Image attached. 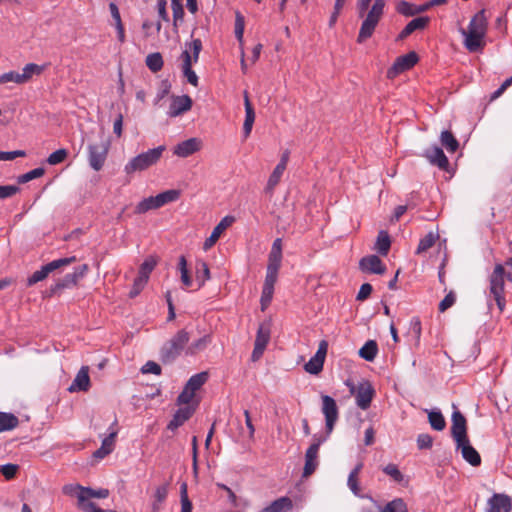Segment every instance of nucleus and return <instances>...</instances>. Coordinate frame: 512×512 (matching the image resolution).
<instances>
[{"label":"nucleus","mask_w":512,"mask_h":512,"mask_svg":"<svg viewBox=\"0 0 512 512\" xmlns=\"http://www.w3.org/2000/svg\"><path fill=\"white\" fill-rule=\"evenodd\" d=\"M169 482H165L162 485L156 487L153 498L152 508L153 510H158L160 505L166 500L169 492Z\"/></svg>","instance_id":"nucleus-37"},{"label":"nucleus","mask_w":512,"mask_h":512,"mask_svg":"<svg viewBox=\"0 0 512 512\" xmlns=\"http://www.w3.org/2000/svg\"><path fill=\"white\" fill-rule=\"evenodd\" d=\"M185 49L191 54L192 62L197 63L202 50V41L200 39H193L191 42H185Z\"/></svg>","instance_id":"nucleus-49"},{"label":"nucleus","mask_w":512,"mask_h":512,"mask_svg":"<svg viewBox=\"0 0 512 512\" xmlns=\"http://www.w3.org/2000/svg\"><path fill=\"white\" fill-rule=\"evenodd\" d=\"M200 148V139L189 138L185 141L178 143L173 149V154L181 158H186L199 151Z\"/></svg>","instance_id":"nucleus-16"},{"label":"nucleus","mask_w":512,"mask_h":512,"mask_svg":"<svg viewBox=\"0 0 512 512\" xmlns=\"http://www.w3.org/2000/svg\"><path fill=\"white\" fill-rule=\"evenodd\" d=\"M165 150L166 147L164 145H160L131 158L124 167L125 173L133 174L135 172H141L150 168L160 160Z\"/></svg>","instance_id":"nucleus-2"},{"label":"nucleus","mask_w":512,"mask_h":512,"mask_svg":"<svg viewBox=\"0 0 512 512\" xmlns=\"http://www.w3.org/2000/svg\"><path fill=\"white\" fill-rule=\"evenodd\" d=\"M512 497L506 493H493L487 499L485 512H511Z\"/></svg>","instance_id":"nucleus-10"},{"label":"nucleus","mask_w":512,"mask_h":512,"mask_svg":"<svg viewBox=\"0 0 512 512\" xmlns=\"http://www.w3.org/2000/svg\"><path fill=\"white\" fill-rule=\"evenodd\" d=\"M210 278L209 267L205 262H200L197 268V280L200 281V286L204 284L206 280Z\"/></svg>","instance_id":"nucleus-59"},{"label":"nucleus","mask_w":512,"mask_h":512,"mask_svg":"<svg viewBox=\"0 0 512 512\" xmlns=\"http://www.w3.org/2000/svg\"><path fill=\"white\" fill-rule=\"evenodd\" d=\"M109 149L110 141L108 139L102 140L99 144L88 145V162L93 170L100 171L103 168Z\"/></svg>","instance_id":"nucleus-4"},{"label":"nucleus","mask_w":512,"mask_h":512,"mask_svg":"<svg viewBox=\"0 0 512 512\" xmlns=\"http://www.w3.org/2000/svg\"><path fill=\"white\" fill-rule=\"evenodd\" d=\"M424 156L432 165L437 166L441 170H447L449 166V160L444 154L442 148L438 146H432L425 150Z\"/></svg>","instance_id":"nucleus-18"},{"label":"nucleus","mask_w":512,"mask_h":512,"mask_svg":"<svg viewBox=\"0 0 512 512\" xmlns=\"http://www.w3.org/2000/svg\"><path fill=\"white\" fill-rule=\"evenodd\" d=\"M330 435H331V433H328V430H326V429H325L324 433L314 434L312 436V443L308 448H310V449L314 448V450L319 451L320 446L329 439Z\"/></svg>","instance_id":"nucleus-56"},{"label":"nucleus","mask_w":512,"mask_h":512,"mask_svg":"<svg viewBox=\"0 0 512 512\" xmlns=\"http://www.w3.org/2000/svg\"><path fill=\"white\" fill-rule=\"evenodd\" d=\"M382 512H407V506L401 498H396L388 502Z\"/></svg>","instance_id":"nucleus-51"},{"label":"nucleus","mask_w":512,"mask_h":512,"mask_svg":"<svg viewBox=\"0 0 512 512\" xmlns=\"http://www.w3.org/2000/svg\"><path fill=\"white\" fill-rule=\"evenodd\" d=\"M414 5L410 4L409 2L402 0L397 3L396 5V11L404 16H413L415 15V9Z\"/></svg>","instance_id":"nucleus-57"},{"label":"nucleus","mask_w":512,"mask_h":512,"mask_svg":"<svg viewBox=\"0 0 512 512\" xmlns=\"http://www.w3.org/2000/svg\"><path fill=\"white\" fill-rule=\"evenodd\" d=\"M171 8L173 12V26L177 30L178 22L184 18V8L182 0H171Z\"/></svg>","instance_id":"nucleus-46"},{"label":"nucleus","mask_w":512,"mask_h":512,"mask_svg":"<svg viewBox=\"0 0 512 512\" xmlns=\"http://www.w3.org/2000/svg\"><path fill=\"white\" fill-rule=\"evenodd\" d=\"M146 66L154 73L159 72L164 65L162 55L159 52L151 53L146 57Z\"/></svg>","instance_id":"nucleus-42"},{"label":"nucleus","mask_w":512,"mask_h":512,"mask_svg":"<svg viewBox=\"0 0 512 512\" xmlns=\"http://www.w3.org/2000/svg\"><path fill=\"white\" fill-rule=\"evenodd\" d=\"M430 426L436 431H442L446 427V421L440 410L433 409L428 413Z\"/></svg>","instance_id":"nucleus-38"},{"label":"nucleus","mask_w":512,"mask_h":512,"mask_svg":"<svg viewBox=\"0 0 512 512\" xmlns=\"http://www.w3.org/2000/svg\"><path fill=\"white\" fill-rule=\"evenodd\" d=\"M180 502H181V512H192L193 505L188 497L186 482H183L180 485Z\"/></svg>","instance_id":"nucleus-50"},{"label":"nucleus","mask_w":512,"mask_h":512,"mask_svg":"<svg viewBox=\"0 0 512 512\" xmlns=\"http://www.w3.org/2000/svg\"><path fill=\"white\" fill-rule=\"evenodd\" d=\"M282 262V251L281 250H270L268 257V266L280 268Z\"/></svg>","instance_id":"nucleus-63"},{"label":"nucleus","mask_w":512,"mask_h":512,"mask_svg":"<svg viewBox=\"0 0 512 512\" xmlns=\"http://www.w3.org/2000/svg\"><path fill=\"white\" fill-rule=\"evenodd\" d=\"M487 30V19L485 16V11L481 10L474 15L468 25V32L486 35Z\"/></svg>","instance_id":"nucleus-27"},{"label":"nucleus","mask_w":512,"mask_h":512,"mask_svg":"<svg viewBox=\"0 0 512 512\" xmlns=\"http://www.w3.org/2000/svg\"><path fill=\"white\" fill-rule=\"evenodd\" d=\"M418 60L419 57L414 51L397 57L393 65L387 70V77L394 78L395 76L411 69L417 64Z\"/></svg>","instance_id":"nucleus-8"},{"label":"nucleus","mask_w":512,"mask_h":512,"mask_svg":"<svg viewBox=\"0 0 512 512\" xmlns=\"http://www.w3.org/2000/svg\"><path fill=\"white\" fill-rule=\"evenodd\" d=\"M383 472L386 475H388L389 477H391V479H393V481H395L397 483H401L404 479V475L399 470L398 466L395 464L390 463V464L386 465L383 468Z\"/></svg>","instance_id":"nucleus-53"},{"label":"nucleus","mask_w":512,"mask_h":512,"mask_svg":"<svg viewBox=\"0 0 512 512\" xmlns=\"http://www.w3.org/2000/svg\"><path fill=\"white\" fill-rule=\"evenodd\" d=\"M76 260L74 256L65 257L53 260L45 265H43L39 270L35 271L27 280V285L32 286L42 280H44L50 273L55 270L67 266L73 263Z\"/></svg>","instance_id":"nucleus-5"},{"label":"nucleus","mask_w":512,"mask_h":512,"mask_svg":"<svg viewBox=\"0 0 512 512\" xmlns=\"http://www.w3.org/2000/svg\"><path fill=\"white\" fill-rule=\"evenodd\" d=\"M109 495L108 489H92L89 487H85V490L82 492L80 496V509L86 512V507L88 504H95L94 502L89 501L91 498H99L104 499Z\"/></svg>","instance_id":"nucleus-23"},{"label":"nucleus","mask_w":512,"mask_h":512,"mask_svg":"<svg viewBox=\"0 0 512 512\" xmlns=\"http://www.w3.org/2000/svg\"><path fill=\"white\" fill-rule=\"evenodd\" d=\"M44 173H45V169L42 167H38V168L28 171L27 173H24V174L18 176L17 181L20 184H24L33 179L43 176Z\"/></svg>","instance_id":"nucleus-52"},{"label":"nucleus","mask_w":512,"mask_h":512,"mask_svg":"<svg viewBox=\"0 0 512 512\" xmlns=\"http://www.w3.org/2000/svg\"><path fill=\"white\" fill-rule=\"evenodd\" d=\"M359 268L364 273L383 274L385 265L377 255H368L359 261Z\"/></svg>","instance_id":"nucleus-15"},{"label":"nucleus","mask_w":512,"mask_h":512,"mask_svg":"<svg viewBox=\"0 0 512 512\" xmlns=\"http://www.w3.org/2000/svg\"><path fill=\"white\" fill-rule=\"evenodd\" d=\"M178 270L180 272L181 276V282L183 285L187 288L191 287L192 285V278L190 277L189 270L187 267V260L184 255H181L178 260Z\"/></svg>","instance_id":"nucleus-41"},{"label":"nucleus","mask_w":512,"mask_h":512,"mask_svg":"<svg viewBox=\"0 0 512 512\" xmlns=\"http://www.w3.org/2000/svg\"><path fill=\"white\" fill-rule=\"evenodd\" d=\"M68 156V151L64 148L58 149L51 153L47 158V163L49 165H57L62 163Z\"/></svg>","instance_id":"nucleus-54"},{"label":"nucleus","mask_w":512,"mask_h":512,"mask_svg":"<svg viewBox=\"0 0 512 512\" xmlns=\"http://www.w3.org/2000/svg\"><path fill=\"white\" fill-rule=\"evenodd\" d=\"M8 82H14L16 84L21 85V77L20 73L16 71H9L6 73H3L0 75V84L8 83Z\"/></svg>","instance_id":"nucleus-58"},{"label":"nucleus","mask_w":512,"mask_h":512,"mask_svg":"<svg viewBox=\"0 0 512 512\" xmlns=\"http://www.w3.org/2000/svg\"><path fill=\"white\" fill-rule=\"evenodd\" d=\"M18 424L19 419L14 414L0 412V432L13 430Z\"/></svg>","instance_id":"nucleus-36"},{"label":"nucleus","mask_w":512,"mask_h":512,"mask_svg":"<svg viewBox=\"0 0 512 512\" xmlns=\"http://www.w3.org/2000/svg\"><path fill=\"white\" fill-rule=\"evenodd\" d=\"M190 338V333L186 329L178 330L160 349L162 363L171 364L182 354L185 355Z\"/></svg>","instance_id":"nucleus-1"},{"label":"nucleus","mask_w":512,"mask_h":512,"mask_svg":"<svg viewBox=\"0 0 512 512\" xmlns=\"http://www.w3.org/2000/svg\"><path fill=\"white\" fill-rule=\"evenodd\" d=\"M85 490V487L79 484H67L63 487V493L69 496H76L78 499V507L80 508V496Z\"/></svg>","instance_id":"nucleus-55"},{"label":"nucleus","mask_w":512,"mask_h":512,"mask_svg":"<svg viewBox=\"0 0 512 512\" xmlns=\"http://www.w3.org/2000/svg\"><path fill=\"white\" fill-rule=\"evenodd\" d=\"M292 508V500L287 496H283L274 500L271 504L264 507L259 512H290Z\"/></svg>","instance_id":"nucleus-28"},{"label":"nucleus","mask_w":512,"mask_h":512,"mask_svg":"<svg viewBox=\"0 0 512 512\" xmlns=\"http://www.w3.org/2000/svg\"><path fill=\"white\" fill-rule=\"evenodd\" d=\"M328 343L322 340L319 343L318 349L314 356L304 365V369L307 373L317 375L323 370L325 357L327 354Z\"/></svg>","instance_id":"nucleus-11"},{"label":"nucleus","mask_w":512,"mask_h":512,"mask_svg":"<svg viewBox=\"0 0 512 512\" xmlns=\"http://www.w3.org/2000/svg\"><path fill=\"white\" fill-rule=\"evenodd\" d=\"M212 343V336L205 334L204 336L192 341L185 350V356H195L203 352Z\"/></svg>","instance_id":"nucleus-25"},{"label":"nucleus","mask_w":512,"mask_h":512,"mask_svg":"<svg viewBox=\"0 0 512 512\" xmlns=\"http://www.w3.org/2000/svg\"><path fill=\"white\" fill-rule=\"evenodd\" d=\"M195 409L190 406L179 408L167 425V429L174 431L182 426L193 415Z\"/></svg>","instance_id":"nucleus-21"},{"label":"nucleus","mask_w":512,"mask_h":512,"mask_svg":"<svg viewBox=\"0 0 512 512\" xmlns=\"http://www.w3.org/2000/svg\"><path fill=\"white\" fill-rule=\"evenodd\" d=\"M235 221V218L231 215H227L221 219V221L214 227L211 235L205 240L203 248L204 250H208L211 248L216 241L219 239L221 234L226 230L229 226H231Z\"/></svg>","instance_id":"nucleus-17"},{"label":"nucleus","mask_w":512,"mask_h":512,"mask_svg":"<svg viewBox=\"0 0 512 512\" xmlns=\"http://www.w3.org/2000/svg\"><path fill=\"white\" fill-rule=\"evenodd\" d=\"M455 408L451 421V434L456 444L462 445L464 441H467V422L464 415L453 405Z\"/></svg>","instance_id":"nucleus-9"},{"label":"nucleus","mask_w":512,"mask_h":512,"mask_svg":"<svg viewBox=\"0 0 512 512\" xmlns=\"http://www.w3.org/2000/svg\"><path fill=\"white\" fill-rule=\"evenodd\" d=\"M141 372L144 374L151 373L154 375H160L161 374V366L154 361H148L142 366Z\"/></svg>","instance_id":"nucleus-64"},{"label":"nucleus","mask_w":512,"mask_h":512,"mask_svg":"<svg viewBox=\"0 0 512 512\" xmlns=\"http://www.w3.org/2000/svg\"><path fill=\"white\" fill-rule=\"evenodd\" d=\"M440 141L442 146L445 147L446 150L450 153L456 152L459 147L458 140L449 130H444L441 132Z\"/></svg>","instance_id":"nucleus-35"},{"label":"nucleus","mask_w":512,"mask_h":512,"mask_svg":"<svg viewBox=\"0 0 512 512\" xmlns=\"http://www.w3.org/2000/svg\"><path fill=\"white\" fill-rule=\"evenodd\" d=\"M178 190H166L157 194L156 196H150L141 200L135 207L136 214H144L150 210L158 209L168 203L174 202L179 198Z\"/></svg>","instance_id":"nucleus-3"},{"label":"nucleus","mask_w":512,"mask_h":512,"mask_svg":"<svg viewBox=\"0 0 512 512\" xmlns=\"http://www.w3.org/2000/svg\"><path fill=\"white\" fill-rule=\"evenodd\" d=\"M90 387L89 367L82 366L72 384L69 387L70 392L87 391Z\"/></svg>","instance_id":"nucleus-20"},{"label":"nucleus","mask_w":512,"mask_h":512,"mask_svg":"<svg viewBox=\"0 0 512 512\" xmlns=\"http://www.w3.org/2000/svg\"><path fill=\"white\" fill-rule=\"evenodd\" d=\"M436 239L437 235H435L433 232L426 234L423 238L420 239L416 253L421 254L426 252L435 244Z\"/></svg>","instance_id":"nucleus-48"},{"label":"nucleus","mask_w":512,"mask_h":512,"mask_svg":"<svg viewBox=\"0 0 512 512\" xmlns=\"http://www.w3.org/2000/svg\"><path fill=\"white\" fill-rule=\"evenodd\" d=\"M462 34L465 37L464 45L468 51L478 52L484 47V35L468 32L466 30H462Z\"/></svg>","instance_id":"nucleus-26"},{"label":"nucleus","mask_w":512,"mask_h":512,"mask_svg":"<svg viewBox=\"0 0 512 512\" xmlns=\"http://www.w3.org/2000/svg\"><path fill=\"white\" fill-rule=\"evenodd\" d=\"M377 25L378 24H376L374 22H371V21H368V20L364 19L362 24H361L360 30H359V34H358V37H357V42L358 43H363L365 40L370 38L373 35Z\"/></svg>","instance_id":"nucleus-40"},{"label":"nucleus","mask_w":512,"mask_h":512,"mask_svg":"<svg viewBox=\"0 0 512 512\" xmlns=\"http://www.w3.org/2000/svg\"><path fill=\"white\" fill-rule=\"evenodd\" d=\"M421 321L418 317H413L409 323V336L414 340L416 345H419L421 338Z\"/></svg>","instance_id":"nucleus-45"},{"label":"nucleus","mask_w":512,"mask_h":512,"mask_svg":"<svg viewBox=\"0 0 512 512\" xmlns=\"http://www.w3.org/2000/svg\"><path fill=\"white\" fill-rule=\"evenodd\" d=\"M195 393L191 390H188L186 386H184L182 392L177 397L178 405H187L194 398Z\"/></svg>","instance_id":"nucleus-61"},{"label":"nucleus","mask_w":512,"mask_h":512,"mask_svg":"<svg viewBox=\"0 0 512 512\" xmlns=\"http://www.w3.org/2000/svg\"><path fill=\"white\" fill-rule=\"evenodd\" d=\"M430 19L427 16L417 17L412 19L407 25L403 28V30L399 33L398 39L403 40L411 35L416 30H422L426 28Z\"/></svg>","instance_id":"nucleus-24"},{"label":"nucleus","mask_w":512,"mask_h":512,"mask_svg":"<svg viewBox=\"0 0 512 512\" xmlns=\"http://www.w3.org/2000/svg\"><path fill=\"white\" fill-rule=\"evenodd\" d=\"M244 29H245L244 17L240 12H236L235 31L234 32H235V37L240 44V49L243 48Z\"/></svg>","instance_id":"nucleus-47"},{"label":"nucleus","mask_w":512,"mask_h":512,"mask_svg":"<svg viewBox=\"0 0 512 512\" xmlns=\"http://www.w3.org/2000/svg\"><path fill=\"white\" fill-rule=\"evenodd\" d=\"M208 380L207 372H200L192 375L186 383V387L188 390L193 391L194 393L198 391Z\"/></svg>","instance_id":"nucleus-39"},{"label":"nucleus","mask_w":512,"mask_h":512,"mask_svg":"<svg viewBox=\"0 0 512 512\" xmlns=\"http://www.w3.org/2000/svg\"><path fill=\"white\" fill-rule=\"evenodd\" d=\"M244 105H245V120L243 123V134H244V137L247 138L252 131V127H253V124L255 121V112L250 103L247 93H245Z\"/></svg>","instance_id":"nucleus-29"},{"label":"nucleus","mask_w":512,"mask_h":512,"mask_svg":"<svg viewBox=\"0 0 512 512\" xmlns=\"http://www.w3.org/2000/svg\"><path fill=\"white\" fill-rule=\"evenodd\" d=\"M87 271V264H82L78 267H75L72 273L66 274L63 278L58 279L55 284L51 285V293L55 294L63 289L74 287L78 281L85 276Z\"/></svg>","instance_id":"nucleus-6"},{"label":"nucleus","mask_w":512,"mask_h":512,"mask_svg":"<svg viewBox=\"0 0 512 512\" xmlns=\"http://www.w3.org/2000/svg\"><path fill=\"white\" fill-rule=\"evenodd\" d=\"M192 99L188 95L172 96L167 115L171 118L180 116L192 108Z\"/></svg>","instance_id":"nucleus-14"},{"label":"nucleus","mask_w":512,"mask_h":512,"mask_svg":"<svg viewBox=\"0 0 512 512\" xmlns=\"http://www.w3.org/2000/svg\"><path fill=\"white\" fill-rule=\"evenodd\" d=\"M456 448L461 450L462 457L471 466L477 467L481 464V457L477 450L470 444L469 439L462 445L456 444Z\"/></svg>","instance_id":"nucleus-22"},{"label":"nucleus","mask_w":512,"mask_h":512,"mask_svg":"<svg viewBox=\"0 0 512 512\" xmlns=\"http://www.w3.org/2000/svg\"><path fill=\"white\" fill-rule=\"evenodd\" d=\"M271 336V322L269 320L263 321L260 323L257 333L255 343L256 345H260L263 347H267Z\"/></svg>","instance_id":"nucleus-31"},{"label":"nucleus","mask_w":512,"mask_h":512,"mask_svg":"<svg viewBox=\"0 0 512 512\" xmlns=\"http://www.w3.org/2000/svg\"><path fill=\"white\" fill-rule=\"evenodd\" d=\"M378 353V345L374 340H368L359 350V356L366 361L372 362Z\"/></svg>","instance_id":"nucleus-33"},{"label":"nucleus","mask_w":512,"mask_h":512,"mask_svg":"<svg viewBox=\"0 0 512 512\" xmlns=\"http://www.w3.org/2000/svg\"><path fill=\"white\" fill-rule=\"evenodd\" d=\"M391 246V241L386 231H380L376 241V249L381 255H387Z\"/></svg>","instance_id":"nucleus-44"},{"label":"nucleus","mask_w":512,"mask_h":512,"mask_svg":"<svg viewBox=\"0 0 512 512\" xmlns=\"http://www.w3.org/2000/svg\"><path fill=\"white\" fill-rule=\"evenodd\" d=\"M433 445V438L427 434L422 433L417 437V446L419 449H430Z\"/></svg>","instance_id":"nucleus-62"},{"label":"nucleus","mask_w":512,"mask_h":512,"mask_svg":"<svg viewBox=\"0 0 512 512\" xmlns=\"http://www.w3.org/2000/svg\"><path fill=\"white\" fill-rule=\"evenodd\" d=\"M385 4V0H374L372 7L368 11L365 19L378 24L384 13Z\"/></svg>","instance_id":"nucleus-32"},{"label":"nucleus","mask_w":512,"mask_h":512,"mask_svg":"<svg viewBox=\"0 0 512 512\" xmlns=\"http://www.w3.org/2000/svg\"><path fill=\"white\" fill-rule=\"evenodd\" d=\"M116 425H117V420H115L109 427V434L105 438H103L100 448H98L93 453V456L95 458L103 459L104 457H106L107 455L112 453V451L114 450L115 439L118 434V430L115 428Z\"/></svg>","instance_id":"nucleus-12"},{"label":"nucleus","mask_w":512,"mask_h":512,"mask_svg":"<svg viewBox=\"0 0 512 512\" xmlns=\"http://www.w3.org/2000/svg\"><path fill=\"white\" fill-rule=\"evenodd\" d=\"M374 394L375 390L370 382L364 381L360 383L355 394L357 406L362 410H367L371 405Z\"/></svg>","instance_id":"nucleus-13"},{"label":"nucleus","mask_w":512,"mask_h":512,"mask_svg":"<svg viewBox=\"0 0 512 512\" xmlns=\"http://www.w3.org/2000/svg\"><path fill=\"white\" fill-rule=\"evenodd\" d=\"M279 269L280 268H278V267H273V266L267 265V271H266L264 284L274 286L277 281V278H278Z\"/></svg>","instance_id":"nucleus-60"},{"label":"nucleus","mask_w":512,"mask_h":512,"mask_svg":"<svg viewBox=\"0 0 512 512\" xmlns=\"http://www.w3.org/2000/svg\"><path fill=\"white\" fill-rule=\"evenodd\" d=\"M285 171V168L282 167V165H276L273 172L269 176V179L267 181V185L265 187V191L267 193H272L275 186L279 183L283 173Z\"/></svg>","instance_id":"nucleus-43"},{"label":"nucleus","mask_w":512,"mask_h":512,"mask_svg":"<svg viewBox=\"0 0 512 512\" xmlns=\"http://www.w3.org/2000/svg\"><path fill=\"white\" fill-rule=\"evenodd\" d=\"M322 413L325 417V428L328 430V433H332L335 427V424L339 418V410L336 404V401L333 397L329 395H322Z\"/></svg>","instance_id":"nucleus-7"},{"label":"nucleus","mask_w":512,"mask_h":512,"mask_svg":"<svg viewBox=\"0 0 512 512\" xmlns=\"http://www.w3.org/2000/svg\"><path fill=\"white\" fill-rule=\"evenodd\" d=\"M181 59H182V73L183 76L186 78L187 82L191 84L194 87H197L199 84L198 76L196 75L195 71L192 69V65L194 64L192 62V56L189 53L187 49H184L181 53Z\"/></svg>","instance_id":"nucleus-19"},{"label":"nucleus","mask_w":512,"mask_h":512,"mask_svg":"<svg viewBox=\"0 0 512 512\" xmlns=\"http://www.w3.org/2000/svg\"><path fill=\"white\" fill-rule=\"evenodd\" d=\"M48 67V64L38 65L35 63L26 64L20 73L22 84L29 82L34 75H40Z\"/></svg>","instance_id":"nucleus-30"},{"label":"nucleus","mask_w":512,"mask_h":512,"mask_svg":"<svg viewBox=\"0 0 512 512\" xmlns=\"http://www.w3.org/2000/svg\"><path fill=\"white\" fill-rule=\"evenodd\" d=\"M157 265V258L153 255L148 256L139 267L138 276L148 282L151 272Z\"/></svg>","instance_id":"nucleus-34"}]
</instances>
